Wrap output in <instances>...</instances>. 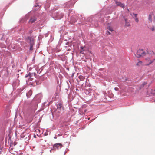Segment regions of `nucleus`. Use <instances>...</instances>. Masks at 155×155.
Instances as JSON below:
<instances>
[{
    "label": "nucleus",
    "instance_id": "nucleus-1",
    "mask_svg": "<svg viewBox=\"0 0 155 155\" xmlns=\"http://www.w3.org/2000/svg\"><path fill=\"white\" fill-rule=\"evenodd\" d=\"M148 55H151V56H154V53L152 52L150 53L147 51H144L143 49H139L137 52L136 56L137 58H140Z\"/></svg>",
    "mask_w": 155,
    "mask_h": 155
},
{
    "label": "nucleus",
    "instance_id": "nucleus-2",
    "mask_svg": "<svg viewBox=\"0 0 155 155\" xmlns=\"http://www.w3.org/2000/svg\"><path fill=\"white\" fill-rule=\"evenodd\" d=\"M145 60L146 62L145 65H149L155 60V59H151L150 58L147 57L145 59Z\"/></svg>",
    "mask_w": 155,
    "mask_h": 155
},
{
    "label": "nucleus",
    "instance_id": "nucleus-3",
    "mask_svg": "<svg viewBox=\"0 0 155 155\" xmlns=\"http://www.w3.org/2000/svg\"><path fill=\"white\" fill-rule=\"evenodd\" d=\"M63 145L60 143H56L53 146V149L55 150H59L60 149Z\"/></svg>",
    "mask_w": 155,
    "mask_h": 155
},
{
    "label": "nucleus",
    "instance_id": "nucleus-4",
    "mask_svg": "<svg viewBox=\"0 0 155 155\" xmlns=\"http://www.w3.org/2000/svg\"><path fill=\"white\" fill-rule=\"evenodd\" d=\"M115 2L117 5L122 8H124L125 5L124 4L122 3L121 2L118 1L117 0H115Z\"/></svg>",
    "mask_w": 155,
    "mask_h": 155
},
{
    "label": "nucleus",
    "instance_id": "nucleus-5",
    "mask_svg": "<svg viewBox=\"0 0 155 155\" xmlns=\"http://www.w3.org/2000/svg\"><path fill=\"white\" fill-rule=\"evenodd\" d=\"M29 40L30 41L29 43L30 44V50H32L33 49V46L34 45V40L33 39H29Z\"/></svg>",
    "mask_w": 155,
    "mask_h": 155
},
{
    "label": "nucleus",
    "instance_id": "nucleus-6",
    "mask_svg": "<svg viewBox=\"0 0 155 155\" xmlns=\"http://www.w3.org/2000/svg\"><path fill=\"white\" fill-rule=\"evenodd\" d=\"M36 20V18L35 17H31L30 19L29 22L32 23L34 22Z\"/></svg>",
    "mask_w": 155,
    "mask_h": 155
},
{
    "label": "nucleus",
    "instance_id": "nucleus-7",
    "mask_svg": "<svg viewBox=\"0 0 155 155\" xmlns=\"http://www.w3.org/2000/svg\"><path fill=\"white\" fill-rule=\"evenodd\" d=\"M63 107L62 104L61 103H59L57 105V109L58 110H61V108H63Z\"/></svg>",
    "mask_w": 155,
    "mask_h": 155
},
{
    "label": "nucleus",
    "instance_id": "nucleus-8",
    "mask_svg": "<svg viewBox=\"0 0 155 155\" xmlns=\"http://www.w3.org/2000/svg\"><path fill=\"white\" fill-rule=\"evenodd\" d=\"M125 25L127 27H128L130 26V23L129 21L128 20L126 19H125Z\"/></svg>",
    "mask_w": 155,
    "mask_h": 155
},
{
    "label": "nucleus",
    "instance_id": "nucleus-9",
    "mask_svg": "<svg viewBox=\"0 0 155 155\" xmlns=\"http://www.w3.org/2000/svg\"><path fill=\"white\" fill-rule=\"evenodd\" d=\"M32 91L31 90H29L26 94L27 97H29L30 96L32 95Z\"/></svg>",
    "mask_w": 155,
    "mask_h": 155
},
{
    "label": "nucleus",
    "instance_id": "nucleus-10",
    "mask_svg": "<svg viewBox=\"0 0 155 155\" xmlns=\"http://www.w3.org/2000/svg\"><path fill=\"white\" fill-rule=\"evenodd\" d=\"M153 15V13H150L149 15L148 19L150 22L152 21V18Z\"/></svg>",
    "mask_w": 155,
    "mask_h": 155
},
{
    "label": "nucleus",
    "instance_id": "nucleus-11",
    "mask_svg": "<svg viewBox=\"0 0 155 155\" xmlns=\"http://www.w3.org/2000/svg\"><path fill=\"white\" fill-rule=\"evenodd\" d=\"M32 75H33V74H31L30 73H29L27 75L25 76V77L27 78V77H28V76L30 77V80H32V79H33V78H31L32 77Z\"/></svg>",
    "mask_w": 155,
    "mask_h": 155
},
{
    "label": "nucleus",
    "instance_id": "nucleus-12",
    "mask_svg": "<svg viewBox=\"0 0 155 155\" xmlns=\"http://www.w3.org/2000/svg\"><path fill=\"white\" fill-rule=\"evenodd\" d=\"M143 62L141 61H139L138 62L137 64L136 65L138 66H140L142 65Z\"/></svg>",
    "mask_w": 155,
    "mask_h": 155
},
{
    "label": "nucleus",
    "instance_id": "nucleus-13",
    "mask_svg": "<svg viewBox=\"0 0 155 155\" xmlns=\"http://www.w3.org/2000/svg\"><path fill=\"white\" fill-rule=\"evenodd\" d=\"M107 29H108L110 31H113V28L110 26H108L107 27Z\"/></svg>",
    "mask_w": 155,
    "mask_h": 155
},
{
    "label": "nucleus",
    "instance_id": "nucleus-14",
    "mask_svg": "<svg viewBox=\"0 0 155 155\" xmlns=\"http://www.w3.org/2000/svg\"><path fill=\"white\" fill-rule=\"evenodd\" d=\"M150 56H149L148 55V56H146L147 57L150 58L151 59H155V54L154 53V56H151V55Z\"/></svg>",
    "mask_w": 155,
    "mask_h": 155
},
{
    "label": "nucleus",
    "instance_id": "nucleus-15",
    "mask_svg": "<svg viewBox=\"0 0 155 155\" xmlns=\"http://www.w3.org/2000/svg\"><path fill=\"white\" fill-rule=\"evenodd\" d=\"M79 78L81 81H83L85 79L84 77L82 76H80Z\"/></svg>",
    "mask_w": 155,
    "mask_h": 155
},
{
    "label": "nucleus",
    "instance_id": "nucleus-16",
    "mask_svg": "<svg viewBox=\"0 0 155 155\" xmlns=\"http://www.w3.org/2000/svg\"><path fill=\"white\" fill-rule=\"evenodd\" d=\"M150 29L152 31H155V25L153 26L151 28H150Z\"/></svg>",
    "mask_w": 155,
    "mask_h": 155
},
{
    "label": "nucleus",
    "instance_id": "nucleus-17",
    "mask_svg": "<svg viewBox=\"0 0 155 155\" xmlns=\"http://www.w3.org/2000/svg\"><path fill=\"white\" fill-rule=\"evenodd\" d=\"M84 49L81 50L80 51V53L81 54H84Z\"/></svg>",
    "mask_w": 155,
    "mask_h": 155
},
{
    "label": "nucleus",
    "instance_id": "nucleus-18",
    "mask_svg": "<svg viewBox=\"0 0 155 155\" xmlns=\"http://www.w3.org/2000/svg\"><path fill=\"white\" fill-rule=\"evenodd\" d=\"M135 21L137 23H138V22L139 20L138 18H135Z\"/></svg>",
    "mask_w": 155,
    "mask_h": 155
},
{
    "label": "nucleus",
    "instance_id": "nucleus-19",
    "mask_svg": "<svg viewBox=\"0 0 155 155\" xmlns=\"http://www.w3.org/2000/svg\"><path fill=\"white\" fill-rule=\"evenodd\" d=\"M110 33L108 31H107L106 32V34H107V35H110Z\"/></svg>",
    "mask_w": 155,
    "mask_h": 155
},
{
    "label": "nucleus",
    "instance_id": "nucleus-20",
    "mask_svg": "<svg viewBox=\"0 0 155 155\" xmlns=\"http://www.w3.org/2000/svg\"><path fill=\"white\" fill-rule=\"evenodd\" d=\"M147 84V83L146 82H144L143 83L142 85H143V86H144L145 85Z\"/></svg>",
    "mask_w": 155,
    "mask_h": 155
},
{
    "label": "nucleus",
    "instance_id": "nucleus-21",
    "mask_svg": "<svg viewBox=\"0 0 155 155\" xmlns=\"http://www.w3.org/2000/svg\"><path fill=\"white\" fill-rule=\"evenodd\" d=\"M114 89L116 91H118L119 90V89L118 87H115L114 88Z\"/></svg>",
    "mask_w": 155,
    "mask_h": 155
},
{
    "label": "nucleus",
    "instance_id": "nucleus-22",
    "mask_svg": "<svg viewBox=\"0 0 155 155\" xmlns=\"http://www.w3.org/2000/svg\"><path fill=\"white\" fill-rule=\"evenodd\" d=\"M133 15L135 17H136V16H137V14H134V13H133Z\"/></svg>",
    "mask_w": 155,
    "mask_h": 155
},
{
    "label": "nucleus",
    "instance_id": "nucleus-23",
    "mask_svg": "<svg viewBox=\"0 0 155 155\" xmlns=\"http://www.w3.org/2000/svg\"><path fill=\"white\" fill-rule=\"evenodd\" d=\"M81 50H83V49H84V47H81Z\"/></svg>",
    "mask_w": 155,
    "mask_h": 155
},
{
    "label": "nucleus",
    "instance_id": "nucleus-24",
    "mask_svg": "<svg viewBox=\"0 0 155 155\" xmlns=\"http://www.w3.org/2000/svg\"><path fill=\"white\" fill-rule=\"evenodd\" d=\"M55 94H56V95H55V96H57V95H58V93H57V92H56V93H55Z\"/></svg>",
    "mask_w": 155,
    "mask_h": 155
},
{
    "label": "nucleus",
    "instance_id": "nucleus-25",
    "mask_svg": "<svg viewBox=\"0 0 155 155\" xmlns=\"http://www.w3.org/2000/svg\"><path fill=\"white\" fill-rule=\"evenodd\" d=\"M85 83H87V80H86V81H85Z\"/></svg>",
    "mask_w": 155,
    "mask_h": 155
},
{
    "label": "nucleus",
    "instance_id": "nucleus-26",
    "mask_svg": "<svg viewBox=\"0 0 155 155\" xmlns=\"http://www.w3.org/2000/svg\"><path fill=\"white\" fill-rule=\"evenodd\" d=\"M84 86V87H86V85H85Z\"/></svg>",
    "mask_w": 155,
    "mask_h": 155
},
{
    "label": "nucleus",
    "instance_id": "nucleus-27",
    "mask_svg": "<svg viewBox=\"0 0 155 155\" xmlns=\"http://www.w3.org/2000/svg\"><path fill=\"white\" fill-rule=\"evenodd\" d=\"M82 85L83 86H84V84H83Z\"/></svg>",
    "mask_w": 155,
    "mask_h": 155
},
{
    "label": "nucleus",
    "instance_id": "nucleus-28",
    "mask_svg": "<svg viewBox=\"0 0 155 155\" xmlns=\"http://www.w3.org/2000/svg\"><path fill=\"white\" fill-rule=\"evenodd\" d=\"M154 20H155V19H154Z\"/></svg>",
    "mask_w": 155,
    "mask_h": 155
}]
</instances>
